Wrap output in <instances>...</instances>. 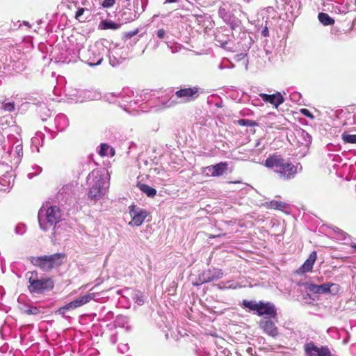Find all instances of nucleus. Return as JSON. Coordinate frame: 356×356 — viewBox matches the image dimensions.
Wrapping results in <instances>:
<instances>
[{"mask_svg": "<svg viewBox=\"0 0 356 356\" xmlns=\"http://www.w3.org/2000/svg\"><path fill=\"white\" fill-rule=\"evenodd\" d=\"M264 165L273 170L280 179L284 180L293 179L297 173V167L277 153L270 154L265 160Z\"/></svg>", "mask_w": 356, "mask_h": 356, "instance_id": "obj_1", "label": "nucleus"}, {"mask_svg": "<svg viewBox=\"0 0 356 356\" xmlns=\"http://www.w3.org/2000/svg\"><path fill=\"white\" fill-rule=\"evenodd\" d=\"M66 258L65 253H55L51 255L31 257V263L41 269L42 271L49 272L54 268L60 267Z\"/></svg>", "mask_w": 356, "mask_h": 356, "instance_id": "obj_2", "label": "nucleus"}, {"mask_svg": "<svg viewBox=\"0 0 356 356\" xmlns=\"http://www.w3.org/2000/svg\"><path fill=\"white\" fill-rule=\"evenodd\" d=\"M26 279L28 280V289L31 293L41 294L51 291L54 286V282L51 277L39 278L37 271L28 272Z\"/></svg>", "mask_w": 356, "mask_h": 356, "instance_id": "obj_3", "label": "nucleus"}, {"mask_svg": "<svg viewBox=\"0 0 356 356\" xmlns=\"http://www.w3.org/2000/svg\"><path fill=\"white\" fill-rule=\"evenodd\" d=\"M128 209L131 218L129 222L130 226L139 227L142 225L146 218L149 216V213L146 209L140 208L134 204L130 205Z\"/></svg>", "mask_w": 356, "mask_h": 356, "instance_id": "obj_4", "label": "nucleus"}, {"mask_svg": "<svg viewBox=\"0 0 356 356\" xmlns=\"http://www.w3.org/2000/svg\"><path fill=\"white\" fill-rule=\"evenodd\" d=\"M306 289L311 293L314 294L329 293L332 291L338 292L340 286L334 283H326L321 285L315 284L314 283H306Z\"/></svg>", "mask_w": 356, "mask_h": 356, "instance_id": "obj_5", "label": "nucleus"}, {"mask_svg": "<svg viewBox=\"0 0 356 356\" xmlns=\"http://www.w3.org/2000/svg\"><path fill=\"white\" fill-rule=\"evenodd\" d=\"M200 88L198 86L183 88L175 92L177 98L183 99L184 102H188L197 99L200 96Z\"/></svg>", "mask_w": 356, "mask_h": 356, "instance_id": "obj_6", "label": "nucleus"}, {"mask_svg": "<svg viewBox=\"0 0 356 356\" xmlns=\"http://www.w3.org/2000/svg\"><path fill=\"white\" fill-rule=\"evenodd\" d=\"M87 183L89 187L96 188L102 191H105V182L100 171L99 170H93L87 177Z\"/></svg>", "mask_w": 356, "mask_h": 356, "instance_id": "obj_7", "label": "nucleus"}, {"mask_svg": "<svg viewBox=\"0 0 356 356\" xmlns=\"http://www.w3.org/2000/svg\"><path fill=\"white\" fill-rule=\"evenodd\" d=\"M305 351L309 356H332L327 346H316L313 342L305 345Z\"/></svg>", "mask_w": 356, "mask_h": 356, "instance_id": "obj_8", "label": "nucleus"}, {"mask_svg": "<svg viewBox=\"0 0 356 356\" xmlns=\"http://www.w3.org/2000/svg\"><path fill=\"white\" fill-rule=\"evenodd\" d=\"M259 325L264 333L272 337H276L279 334L277 327L270 318L265 317L261 319Z\"/></svg>", "mask_w": 356, "mask_h": 356, "instance_id": "obj_9", "label": "nucleus"}, {"mask_svg": "<svg viewBox=\"0 0 356 356\" xmlns=\"http://www.w3.org/2000/svg\"><path fill=\"white\" fill-rule=\"evenodd\" d=\"M95 293H88L83 296H80L75 299L74 300L70 302V303L67 304L64 307H61L60 309V312H62V311L70 309H76L77 307H79L88 302H89L91 300H92L95 298Z\"/></svg>", "mask_w": 356, "mask_h": 356, "instance_id": "obj_10", "label": "nucleus"}, {"mask_svg": "<svg viewBox=\"0 0 356 356\" xmlns=\"http://www.w3.org/2000/svg\"><path fill=\"white\" fill-rule=\"evenodd\" d=\"M257 314L259 316L267 315L273 318H275L277 316V309L273 304L261 301L258 302Z\"/></svg>", "mask_w": 356, "mask_h": 356, "instance_id": "obj_11", "label": "nucleus"}, {"mask_svg": "<svg viewBox=\"0 0 356 356\" xmlns=\"http://www.w3.org/2000/svg\"><path fill=\"white\" fill-rule=\"evenodd\" d=\"M259 97L264 102L270 104L276 108H277L278 106L283 104L284 102V97L279 92L272 95L261 93L259 94Z\"/></svg>", "mask_w": 356, "mask_h": 356, "instance_id": "obj_12", "label": "nucleus"}, {"mask_svg": "<svg viewBox=\"0 0 356 356\" xmlns=\"http://www.w3.org/2000/svg\"><path fill=\"white\" fill-rule=\"evenodd\" d=\"M317 259V253L316 251H313L310 253L308 258L303 263V264L296 270V273L298 275H302L306 273L311 272L313 268V266Z\"/></svg>", "mask_w": 356, "mask_h": 356, "instance_id": "obj_13", "label": "nucleus"}, {"mask_svg": "<svg viewBox=\"0 0 356 356\" xmlns=\"http://www.w3.org/2000/svg\"><path fill=\"white\" fill-rule=\"evenodd\" d=\"M60 218V210L56 206L49 207L46 212V219L50 226L56 225Z\"/></svg>", "mask_w": 356, "mask_h": 356, "instance_id": "obj_14", "label": "nucleus"}, {"mask_svg": "<svg viewBox=\"0 0 356 356\" xmlns=\"http://www.w3.org/2000/svg\"><path fill=\"white\" fill-rule=\"evenodd\" d=\"M211 172L212 177L222 176L228 169V163L227 162H220L216 165H211L205 168Z\"/></svg>", "mask_w": 356, "mask_h": 356, "instance_id": "obj_15", "label": "nucleus"}, {"mask_svg": "<svg viewBox=\"0 0 356 356\" xmlns=\"http://www.w3.org/2000/svg\"><path fill=\"white\" fill-rule=\"evenodd\" d=\"M266 204L268 208L280 211H284L288 207L286 202L277 200H271Z\"/></svg>", "mask_w": 356, "mask_h": 356, "instance_id": "obj_16", "label": "nucleus"}, {"mask_svg": "<svg viewBox=\"0 0 356 356\" xmlns=\"http://www.w3.org/2000/svg\"><path fill=\"white\" fill-rule=\"evenodd\" d=\"M104 191L96 188L89 187L88 198L91 200L97 201L102 197Z\"/></svg>", "mask_w": 356, "mask_h": 356, "instance_id": "obj_17", "label": "nucleus"}, {"mask_svg": "<svg viewBox=\"0 0 356 356\" xmlns=\"http://www.w3.org/2000/svg\"><path fill=\"white\" fill-rule=\"evenodd\" d=\"M121 26L120 24H117L111 20H102L99 25V28L103 30L106 29H113L116 30L118 29Z\"/></svg>", "mask_w": 356, "mask_h": 356, "instance_id": "obj_18", "label": "nucleus"}, {"mask_svg": "<svg viewBox=\"0 0 356 356\" xmlns=\"http://www.w3.org/2000/svg\"><path fill=\"white\" fill-rule=\"evenodd\" d=\"M140 190L149 197H154L156 194V190L147 184H141L138 186Z\"/></svg>", "mask_w": 356, "mask_h": 356, "instance_id": "obj_19", "label": "nucleus"}, {"mask_svg": "<svg viewBox=\"0 0 356 356\" xmlns=\"http://www.w3.org/2000/svg\"><path fill=\"white\" fill-rule=\"evenodd\" d=\"M318 20L325 26L332 25L334 24V19L325 13H320L318 15Z\"/></svg>", "mask_w": 356, "mask_h": 356, "instance_id": "obj_20", "label": "nucleus"}, {"mask_svg": "<svg viewBox=\"0 0 356 356\" xmlns=\"http://www.w3.org/2000/svg\"><path fill=\"white\" fill-rule=\"evenodd\" d=\"M208 273L211 275L207 277L206 282H210L211 280H218L222 277V272L220 269L213 268L212 270H209Z\"/></svg>", "mask_w": 356, "mask_h": 356, "instance_id": "obj_21", "label": "nucleus"}, {"mask_svg": "<svg viewBox=\"0 0 356 356\" xmlns=\"http://www.w3.org/2000/svg\"><path fill=\"white\" fill-rule=\"evenodd\" d=\"M108 151H110L111 156H113L115 154V151L113 148H111L106 143L101 144L100 150L99 154L101 156H106L109 154Z\"/></svg>", "mask_w": 356, "mask_h": 356, "instance_id": "obj_22", "label": "nucleus"}, {"mask_svg": "<svg viewBox=\"0 0 356 356\" xmlns=\"http://www.w3.org/2000/svg\"><path fill=\"white\" fill-rule=\"evenodd\" d=\"M241 305L246 309H248L250 311H256L258 308V302L254 300H243Z\"/></svg>", "mask_w": 356, "mask_h": 356, "instance_id": "obj_23", "label": "nucleus"}, {"mask_svg": "<svg viewBox=\"0 0 356 356\" xmlns=\"http://www.w3.org/2000/svg\"><path fill=\"white\" fill-rule=\"evenodd\" d=\"M342 139L346 143H356V134H343Z\"/></svg>", "mask_w": 356, "mask_h": 356, "instance_id": "obj_24", "label": "nucleus"}, {"mask_svg": "<svg viewBox=\"0 0 356 356\" xmlns=\"http://www.w3.org/2000/svg\"><path fill=\"white\" fill-rule=\"evenodd\" d=\"M2 108L8 112H12L15 110V103L13 102H3Z\"/></svg>", "mask_w": 356, "mask_h": 356, "instance_id": "obj_25", "label": "nucleus"}, {"mask_svg": "<svg viewBox=\"0 0 356 356\" xmlns=\"http://www.w3.org/2000/svg\"><path fill=\"white\" fill-rule=\"evenodd\" d=\"M238 124L241 126H247V127H252L255 124V123L250 120L248 119H241L238 120Z\"/></svg>", "mask_w": 356, "mask_h": 356, "instance_id": "obj_26", "label": "nucleus"}, {"mask_svg": "<svg viewBox=\"0 0 356 356\" xmlns=\"http://www.w3.org/2000/svg\"><path fill=\"white\" fill-rule=\"evenodd\" d=\"M85 11H86V8H79L76 13L75 18L77 20H79V22H84L87 19V17H86L84 19H82L81 16L83 15Z\"/></svg>", "mask_w": 356, "mask_h": 356, "instance_id": "obj_27", "label": "nucleus"}, {"mask_svg": "<svg viewBox=\"0 0 356 356\" xmlns=\"http://www.w3.org/2000/svg\"><path fill=\"white\" fill-rule=\"evenodd\" d=\"M27 315H36L40 313V310L36 307H31L29 309L24 312Z\"/></svg>", "mask_w": 356, "mask_h": 356, "instance_id": "obj_28", "label": "nucleus"}, {"mask_svg": "<svg viewBox=\"0 0 356 356\" xmlns=\"http://www.w3.org/2000/svg\"><path fill=\"white\" fill-rule=\"evenodd\" d=\"M138 32H139L138 29H136L135 30L131 31L126 32L124 33V38L125 40L131 39L132 37L137 35L138 33Z\"/></svg>", "mask_w": 356, "mask_h": 356, "instance_id": "obj_29", "label": "nucleus"}, {"mask_svg": "<svg viewBox=\"0 0 356 356\" xmlns=\"http://www.w3.org/2000/svg\"><path fill=\"white\" fill-rule=\"evenodd\" d=\"M115 3V0H104L102 3V6L104 8H111Z\"/></svg>", "mask_w": 356, "mask_h": 356, "instance_id": "obj_30", "label": "nucleus"}, {"mask_svg": "<svg viewBox=\"0 0 356 356\" xmlns=\"http://www.w3.org/2000/svg\"><path fill=\"white\" fill-rule=\"evenodd\" d=\"M300 113L304 115L305 116H307L311 119L314 118V115L311 113V112L307 109V108H302L300 110Z\"/></svg>", "mask_w": 356, "mask_h": 356, "instance_id": "obj_31", "label": "nucleus"}, {"mask_svg": "<svg viewBox=\"0 0 356 356\" xmlns=\"http://www.w3.org/2000/svg\"><path fill=\"white\" fill-rule=\"evenodd\" d=\"M156 35H157L158 38H159L160 39H163L165 36V31L164 29H159L157 31Z\"/></svg>", "mask_w": 356, "mask_h": 356, "instance_id": "obj_32", "label": "nucleus"}, {"mask_svg": "<svg viewBox=\"0 0 356 356\" xmlns=\"http://www.w3.org/2000/svg\"><path fill=\"white\" fill-rule=\"evenodd\" d=\"M177 1L178 0H165V3H171L177 2Z\"/></svg>", "mask_w": 356, "mask_h": 356, "instance_id": "obj_33", "label": "nucleus"}, {"mask_svg": "<svg viewBox=\"0 0 356 356\" xmlns=\"http://www.w3.org/2000/svg\"><path fill=\"white\" fill-rule=\"evenodd\" d=\"M241 183V181H229V184H240Z\"/></svg>", "mask_w": 356, "mask_h": 356, "instance_id": "obj_34", "label": "nucleus"}, {"mask_svg": "<svg viewBox=\"0 0 356 356\" xmlns=\"http://www.w3.org/2000/svg\"><path fill=\"white\" fill-rule=\"evenodd\" d=\"M216 236H216V235H209V238H216Z\"/></svg>", "mask_w": 356, "mask_h": 356, "instance_id": "obj_35", "label": "nucleus"}, {"mask_svg": "<svg viewBox=\"0 0 356 356\" xmlns=\"http://www.w3.org/2000/svg\"><path fill=\"white\" fill-rule=\"evenodd\" d=\"M351 247H352V248H355V249H356V244H355V245H351Z\"/></svg>", "mask_w": 356, "mask_h": 356, "instance_id": "obj_36", "label": "nucleus"}, {"mask_svg": "<svg viewBox=\"0 0 356 356\" xmlns=\"http://www.w3.org/2000/svg\"><path fill=\"white\" fill-rule=\"evenodd\" d=\"M40 226L43 229H47V227H42V224H41V223L40 224Z\"/></svg>", "mask_w": 356, "mask_h": 356, "instance_id": "obj_37", "label": "nucleus"}]
</instances>
